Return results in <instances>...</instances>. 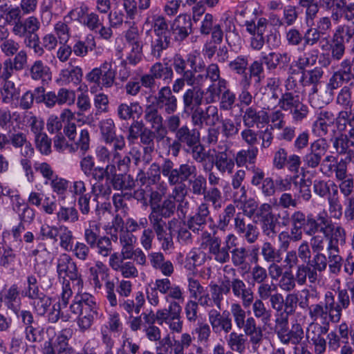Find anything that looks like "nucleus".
Returning a JSON list of instances; mask_svg holds the SVG:
<instances>
[{
	"label": "nucleus",
	"instance_id": "nucleus-37",
	"mask_svg": "<svg viewBox=\"0 0 354 354\" xmlns=\"http://www.w3.org/2000/svg\"><path fill=\"white\" fill-rule=\"evenodd\" d=\"M259 152L258 147H248L238 151L234 155L236 165L239 167H247L248 164L254 165Z\"/></svg>",
	"mask_w": 354,
	"mask_h": 354
},
{
	"label": "nucleus",
	"instance_id": "nucleus-36",
	"mask_svg": "<svg viewBox=\"0 0 354 354\" xmlns=\"http://www.w3.org/2000/svg\"><path fill=\"white\" fill-rule=\"evenodd\" d=\"M209 288L210 297L216 306L215 309H221L224 296L229 294V289L225 283V277H223L220 284L211 282L209 284Z\"/></svg>",
	"mask_w": 354,
	"mask_h": 354
},
{
	"label": "nucleus",
	"instance_id": "nucleus-5",
	"mask_svg": "<svg viewBox=\"0 0 354 354\" xmlns=\"http://www.w3.org/2000/svg\"><path fill=\"white\" fill-rule=\"evenodd\" d=\"M171 66L176 74L201 80L203 77L198 75V72H203L205 64L203 62L196 65V57L189 54L185 57L180 54H175L172 58Z\"/></svg>",
	"mask_w": 354,
	"mask_h": 354
},
{
	"label": "nucleus",
	"instance_id": "nucleus-19",
	"mask_svg": "<svg viewBox=\"0 0 354 354\" xmlns=\"http://www.w3.org/2000/svg\"><path fill=\"white\" fill-rule=\"evenodd\" d=\"M143 113V118L146 124L150 127V129L155 131L158 138L162 139L167 131L163 124V117L158 108L153 104H149L145 106Z\"/></svg>",
	"mask_w": 354,
	"mask_h": 354
},
{
	"label": "nucleus",
	"instance_id": "nucleus-28",
	"mask_svg": "<svg viewBox=\"0 0 354 354\" xmlns=\"http://www.w3.org/2000/svg\"><path fill=\"white\" fill-rule=\"evenodd\" d=\"M21 297L18 284L13 283L6 290L2 300L8 310L18 315L21 307Z\"/></svg>",
	"mask_w": 354,
	"mask_h": 354
},
{
	"label": "nucleus",
	"instance_id": "nucleus-42",
	"mask_svg": "<svg viewBox=\"0 0 354 354\" xmlns=\"http://www.w3.org/2000/svg\"><path fill=\"white\" fill-rule=\"evenodd\" d=\"M149 72L151 73L155 79H161L165 84H169L174 77V71L167 64H162L158 62L153 64Z\"/></svg>",
	"mask_w": 354,
	"mask_h": 354
},
{
	"label": "nucleus",
	"instance_id": "nucleus-57",
	"mask_svg": "<svg viewBox=\"0 0 354 354\" xmlns=\"http://www.w3.org/2000/svg\"><path fill=\"white\" fill-rule=\"evenodd\" d=\"M191 120L192 124L200 129L204 126H214L213 121L211 120L205 109H203L201 106L192 112Z\"/></svg>",
	"mask_w": 354,
	"mask_h": 354
},
{
	"label": "nucleus",
	"instance_id": "nucleus-18",
	"mask_svg": "<svg viewBox=\"0 0 354 354\" xmlns=\"http://www.w3.org/2000/svg\"><path fill=\"white\" fill-rule=\"evenodd\" d=\"M182 308L176 301H170L166 308H163L162 325L165 324L172 333H180L183 330V322L180 313Z\"/></svg>",
	"mask_w": 354,
	"mask_h": 354
},
{
	"label": "nucleus",
	"instance_id": "nucleus-30",
	"mask_svg": "<svg viewBox=\"0 0 354 354\" xmlns=\"http://www.w3.org/2000/svg\"><path fill=\"white\" fill-rule=\"evenodd\" d=\"M151 266L160 272L165 277H170L174 272V267L171 261L165 259L161 252H153L148 254Z\"/></svg>",
	"mask_w": 354,
	"mask_h": 354
},
{
	"label": "nucleus",
	"instance_id": "nucleus-20",
	"mask_svg": "<svg viewBox=\"0 0 354 354\" xmlns=\"http://www.w3.org/2000/svg\"><path fill=\"white\" fill-rule=\"evenodd\" d=\"M109 265L113 271L120 273L125 279H134L138 277V270L133 262L125 261L117 252L111 255Z\"/></svg>",
	"mask_w": 354,
	"mask_h": 354
},
{
	"label": "nucleus",
	"instance_id": "nucleus-55",
	"mask_svg": "<svg viewBox=\"0 0 354 354\" xmlns=\"http://www.w3.org/2000/svg\"><path fill=\"white\" fill-rule=\"evenodd\" d=\"M175 201L169 198L168 196L162 202L161 204H159L156 207H153V210L151 212L153 214H159L160 216L168 218L174 215L176 209Z\"/></svg>",
	"mask_w": 354,
	"mask_h": 354
},
{
	"label": "nucleus",
	"instance_id": "nucleus-45",
	"mask_svg": "<svg viewBox=\"0 0 354 354\" xmlns=\"http://www.w3.org/2000/svg\"><path fill=\"white\" fill-rule=\"evenodd\" d=\"M254 319H259L265 326L269 325L272 318V311L268 309L263 301L259 299H254L252 304Z\"/></svg>",
	"mask_w": 354,
	"mask_h": 354
},
{
	"label": "nucleus",
	"instance_id": "nucleus-26",
	"mask_svg": "<svg viewBox=\"0 0 354 354\" xmlns=\"http://www.w3.org/2000/svg\"><path fill=\"white\" fill-rule=\"evenodd\" d=\"M335 116L333 111L321 110L317 115V119L313 125V131L322 138L328 134L329 128L335 122Z\"/></svg>",
	"mask_w": 354,
	"mask_h": 354
},
{
	"label": "nucleus",
	"instance_id": "nucleus-60",
	"mask_svg": "<svg viewBox=\"0 0 354 354\" xmlns=\"http://www.w3.org/2000/svg\"><path fill=\"white\" fill-rule=\"evenodd\" d=\"M116 172V167L115 164H107L105 167H95L93 170L90 173V176L97 182H102L104 178L110 179L113 174Z\"/></svg>",
	"mask_w": 354,
	"mask_h": 354
},
{
	"label": "nucleus",
	"instance_id": "nucleus-63",
	"mask_svg": "<svg viewBox=\"0 0 354 354\" xmlns=\"http://www.w3.org/2000/svg\"><path fill=\"white\" fill-rule=\"evenodd\" d=\"M34 311L39 316L45 315L52 305L51 297L43 294L32 300Z\"/></svg>",
	"mask_w": 354,
	"mask_h": 354
},
{
	"label": "nucleus",
	"instance_id": "nucleus-24",
	"mask_svg": "<svg viewBox=\"0 0 354 354\" xmlns=\"http://www.w3.org/2000/svg\"><path fill=\"white\" fill-rule=\"evenodd\" d=\"M155 100L156 107L162 109L166 114H173L177 110V98L168 86L162 87L158 91Z\"/></svg>",
	"mask_w": 354,
	"mask_h": 354
},
{
	"label": "nucleus",
	"instance_id": "nucleus-6",
	"mask_svg": "<svg viewBox=\"0 0 354 354\" xmlns=\"http://www.w3.org/2000/svg\"><path fill=\"white\" fill-rule=\"evenodd\" d=\"M175 139L170 143V138H167L169 151L172 156L178 157L183 147L187 148L199 142L201 133L197 129H190L187 125H183L177 133L174 134Z\"/></svg>",
	"mask_w": 354,
	"mask_h": 354
},
{
	"label": "nucleus",
	"instance_id": "nucleus-25",
	"mask_svg": "<svg viewBox=\"0 0 354 354\" xmlns=\"http://www.w3.org/2000/svg\"><path fill=\"white\" fill-rule=\"evenodd\" d=\"M171 29L175 41L185 40L192 32V22L190 15H179L173 21Z\"/></svg>",
	"mask_w": 354,
	"mask_h": 354
},
{
	"label": "nucleus",
	"instance_id": "nucleus-62",
	"mask_svg": "<svg viewBox=\"0 0 354 354\" xmlns=\"http://www.w3.org/2000/svg\"><path fill=\"white\" fill-rule=\"evenodd\" d=\"M327 309L326 301H324V304L322 303L311 304L308 307V315L310 319L313 321L321 319L323 322V325L328 323L327 319Z\"/></svg>",
	"mask_w": 354,
	"mask_h": 354
},
{
	"label": "nucleus",
	"instance_id": "nucleus-10",
	"mask_svg": "<svg viewBox=\"0 0 354 354\" xmlns=\"http://www.w3.org/2000/svg\"><path fill=\"white\" fill-rule=\"evenodd\" d=\"M324 75V71L320 67H315L313 69L304 71L301 72L300 83L304 87L312 86L309 99L313 106L322 107L327 104L328 101L316 102L318 92V84L321 82V79Z\"/></svg>",
	"mask_w": 354,
	"mask_h": 354
},
{
	"label": "nucleus",
	"instance_id": "nucleus-40",
	"mask_svg": "<svg viewBox=\"0 0 354 354\" xmlns=\"http://www.w3.org/2000/svg\"><path fill=\"white\" fill-rule=\"evenodd\" d=\"M142 112V108L139 102H133L130 103L120 104L116 110L118 117L124 121L134 118V115H140Z\"/></svg>",
	"mask_w": 354,
	"mask_h": 354
},
{
	"label": "nucleus",
	"instance_id": "nucleus-2",
	"mask_svg": "<svg viewBox=\"0 0 354 354\" xmlns=\"http://www.w3.org/2000/svg\"><path fill=\"white\" fill-rule=\"evenodd\" d=\"M197 175V168L193 162H187L180 164L178 167L169 158H165V165L162 167V176L167 178L170 185H176L178 183H185L191 180V178Z\"/></svg>",
	"mask_w": 354,
	"mask_h": 354
},
{
	"label": "nucleus",
	"instance_id": "nucleus-43",
	"mask_svg": "<svg viewBox=\"0 0 354 354\" xmlns=\"http://www.w3.org/2000/svg\"><path fill=\"white\" fill-rule=\"evenodd\" d=\"M111 183L114 189L124 191H131L136 187V183L131 175L115 174L112 175Z\"/></svg>",
	"mask_w": 354,
	"mask_h": 354
},
{
	"label": "nucleus",
	"instance_id": "nucleus-9",
	"mask_svg": "<svg viewBox=\"0 0 354 354\" xmlns=\"http://www.w3.org/2000/svg\"><path fill=\"white\" fill-rule=\"evenodd\" d=\"M214 158L216 169L221 174H232L236 165L230 144L227 140H221L217 146Z\"/></svg>",
	"mask_w": 354,
	"mask_h": 354
},
{
	"label": "nucleus",
	"instance_id": "nucleus-39",
	"mask_svg": "<svg viewBox=\"0 0 354 354\" xmlns=\"http://www.w3.org/2000/svg\"><path fill=\"white\" fill-rule=\"evenodd\" d=\"M324 301H326L328 321L334 324L339 323L341 320L344 308L336 304L335 296L331 292L328 291L325 294Z\"/></svg>",
	"mask_w": 354,
	"mask_h": 354
},
{
	"label": "nucleus",
	"instance_id": "nucleus-17",
	"mask_svg": "<svg viewBox=\"0 0 354 354\" xmlns=\"http://www.w3.org/2000/svg\"><path fill=\"white\" fill-rule=\"evenodd\" d=\"M221 309L211 308L207 313L209 324L215 333L228 334L232 329V320L230 313Z\"/></svg>",
	"mask_w": 354,
	"mask_h": 354
},
{
	"label": "nucleus",
	"instance_id": "nucleus-61",
	"mask_svg": "<svg viewBox=\"0 0 354 354\" xmlns=\"http://www.w3.org/2000/svg\"><path fill=\"white\" fill-rule=\"evenodd\" d=\"M277 239L279 243V250L281 251H287L290 248L291 242H298L302 239L299 235L295 234L291 230L290 232L288 231H281V232H277Z\"/></svg>",
	"mask_w": 354,
	"mask_h": 354
},
{
	"label": "nucleus",
	"instance_id": "nucleus-56",
	"mask_svg": "<svg viewBox=\"0 0 354 354\" xmlns=\"http://www.w3.org/2000/svg\"><path fill=\"white\" fill-rule=\"evenodd\" d=\"M13 210L18 213L20 223H31L35 217V211L28 205H22L20 202H17L13 206Z\"/></svg>",
	"mask_w": 354,
	"mask_h": 354
},
{
	"label": "nucleus",
	"instance_id": "nucleus-16",
	"mask_svg": "<svg viewBox=\"0 0 354 354\" xmlns=\"http://www.w3.org/2000/svg\"><path fill=\"white\" fill-rule=\"evenodd\" d=\"M73 295L71 284L69 280L63 281L62 290L61 292L60 301L54 304L48 315V320L50 323H56L60 318L64 322L69 320L70 317L68 315H64L61 313V307H66L69 300Z\"/></svg>",
	"mask_w": 354,
	"mask_h": 354
},
{
	"label": "nucleus",
	"instance_id": "nucleus-31",
	"mask_svg": "<svg viewBox=\"0 0 354 354\" xmlns=\"http://www.w3.org/2000/svg\"><path fill=\"white\" fill-rule=\"evenodd\" d=\"M100 129L102 138L106 144L116 143V140L121 144L126 145L124 137L122 135H116L114 121L111 118L102 120L100 122Z\"/></svg>",
	"mask_w": 354,
	"mask_h": 354
},
{
	"label": "nucleus",
	"instance_id": "nucleus-22",
	"mask_svg": "<svg viewBox=\"0 0 354 354\" xmlns=\"http://www.w3.org/2000/svg\"><path fill=\"white\" fill-rule=\"evenodd\" d=\"M201 84L192 85L183 95L185 112H192L203 104L205 91Z\"/></svg>",
	"mask_w": 354,
	"mask_h": 354
},
{
	"label": "nucleus",
	"instance_id": "nucleus-15",
	"mask_svg": "<svg viewBox=\"0 0 354 354\" xmlns=\"http://www.w3.org/2000/svg\"><path fill=\"white\" fill-rule=\"evenodd\" d=\"M246 30L252 37L250 39V46L252 49L260 50L264 46V34L268 27L267 19L260 17L256 24L253 19L246 20L245 22Z\"/></svg>",
	"mask_w": 354,
	"mask_h": 354
},
{
	"label": "nucleus",
	"instance_id": "nucleus-58",
	"mask_svg": "<svg viewBox=\"0 0 354 354\" xmlns=\"http://www.w3.org/2000/svg\"><path fill=\"white\" fill-rule=\"evenodd\" d=\"M59 222L75 223L79 220V214L75 207L62 206L57 212Z\"/></svg>",
	"mask_w": 354,
	"mask_h": 354
},
{
	"label": "nucleus",
	"instance_id": "nucleus-29",
	"mask_svg": "<svg viewBox=\"0 0 354 354\" xmlns=\"http://www.w3.org/2000/svg\"><path fill=\"white\" fill-rule=\"evenodd\" d=\"M125 147L126 145L121 144L117 140L116 143H113L111 149H109L106 146H98L95 150L96 157L100 162L115 164L116 158H120L119 151L123 150Z\"/></svg>",
	"mask_w": 354,
	"mask_h": 354
},
{
	"label": "nucleus",
	"instance_id": "nucleus-52",
	"mask_svg": "<svg viewBox=\"0 0 354 354\" xmlns=\"http://www.w3.org/2000/svg\"><path fill=\"white\" fill-rule=\"evenodd\" d=\"M108 272L109 268H107V266L100 261H97L95 263L94 266L90 267V277L95 289H101L102 288V283H100L99 279V274H105L106 277L108 278Z\"/></svg>",
	"mask_w": 354,
	"mask_h": 354
},
{
	"label": "nucleus",
	"instance_id": "nucleus-32",
	"mask_svg": "<svg viewBox=\"0 0 354 354\" xmlns=\"http://www.w3.org/2000/svg\"><path fill=\"white\" fill-rule=\"evenodd\" d=\"M318 272L310 261H306V263L298 265L295 272L297 284L303 286L306 283L307 279L310 283H315L319 279Z\"/></svg>",
	"mask_w": 354,
	"mask_h": 354
},
{
	"label": "nucleus",
	"instance_id": "nucleus-41",
	"mask_svg": "<svg viewBox=\"0 0 354 354\" xmlns=\"http://www.w3.org/2000/svg\"><path fill=\"white\" fill-rule=\"evenodd\" d=\"M227 82L225 80H219L217 82H212L205 91V102L210 104L217 102L227 88Z\"/></svg>",
	"mask_w": 354,
	"mask_h": 354
},
{
	"label": "nucleus",
	"instance_id": "nucleus-33",
	"mask_svg": "<svg viewBox=\"0 0 354 354\" xmlns=\"http://www.w3.org/2000/svg\"><path fill=\"white\" fill-rule=\"evenodd\" d=\"M246 172L243 169L237 170L232 176L233 198L235 202H243L246 199L245 187L243 185Z\"/></svg>",
	"mask_w": 354,
	"mask_h": 354
},
{
	"label": "nucleus",
	"instance_id": "nucleus-59",
	"mask_svg": "<svg viewBox=\"0 0 354 354\" xmlns=\"http://www.w3.org/2000/svg\"><path fill=\"white\" fill-rule=\"evenodd\" d=\"M153 149L154 147H144L143 153H142L138 149H133L131 154L135 165L139 166L141 163L144 166L149 165L152 161Z\"/></svg>",
	"mask_w": 354,
	"mask_h": 354
},
{
	"label": "nucleus",
	"instance_id": "nucleus-14",
	"mask_svg": "<svg viewBox=\"0 0 354 354\" xmlns=\"http://www.w3.org/2000/svg\"><path fill=\"white\" fill-rule=\"evenodd\" d=\"M234 230L237 234L249 244L256 243L259 238L260 232L257 225L245 218L241 213H238L236 215Z\"/></svg>",
	"mask_w": 354,
	"mask_h": 354
},
{
	"label": "nucleus",
	"instance_id": "nucleus-48",
	"mask_svg": "<svg viewBox=\"0 0 354 354\" xmlns=\"http://www.w3.org/2000/svg\"><path fill=\"white\" fill-rule=\"evenodd\" d=\"M301 101L298 92L285 91L278 100V106L283 111H290Z\"/></svg>",
	"mask_w": 354,
	"mask_h": 354
},
{
	"label": "nucleus",
	"instance_id": "nucleus-46",
	"mask_svg": "<svg viewBox=\"0 0 354 354\" xmlns=\"http://www.w3.org/2000/svg\"><path fill=\"white\" fill-rule=\"evenodd\" d=\"M71 335V330L69 328H65L57 336L55 341L53 343V346L56 354H71L72 348L68 344V338Z\"/></svg>",
	"mask_w": 354,
	"mask_h": 354
},
{
	"label": "nucleus",
	"instance_id": "nucleus-27",
	"mask_svg": "<svg viewBox=\"0 0 354 354\" xmlns=\"http://www.w3.org/2000/svg\"><path fill=\"white\" fill-rule=\"evenodd\" d=\"M243 122L245 127H259L260 124L269 122V115L264 110L257 111L256 108L249 106L243 112Z\"/></svg>",
	"mask_w": 354,
	"mask_h": 354
},
{
	"label": "nucleus",
	"instance_id": "nucleus-3",
	"mask_svg": "<svg viewBox=\"0 0 354 354\" xmlns=\"http://www.w3.org/2000/svg\"><path fill=\"white\" fill-rule=\"evenodd\" d=\"M223 271L233 277L231 279L230 277L224 274L225 283L229 289V293L232 291L234 297L240 299L243 308H247L250 307L254 300L252 290L247 286L243 280L236 277V270L235 268L225 266Z\"/></svg>",
	"mask_w": 354,
	"mask_h": 354
},
{
	"label": "nucleus",
	"instance_id": "nucleus-4",
	"mask_svg": "<svg viewBox=\"0 0 354 354\" xmlns=\"http://www.w3.org/2000/svg\"><path fill=\"white\" fill-rule=\"evenodd\" d=\"M275 323V332L280 342L285 345H294L297 350V346L301 344L304 337V331L301 324H295L289 329L288 317L283 314L276 319Z\"/></svg>",
	"mask_w": 354,
	"mask_h": 354
},
{
	"label": "nucleus",
	"instance_id": "nucleus-1",
	"mask_svg": "<svg viewBox=\"0 0 354 354\" xmlns=\"http://www.w3.org/2000/svg\"><path fill=\"white\" fill-rule=\"evenodd\" d=\"M236 239L234 234H229L225 238V245H223L221 238L216 232H204L201 236V247L208 250L211 259L224 264L230 259V250L236 245Z\"/></svg>",
	"mask_w": 354,
	"mask_h": 354
},
{
	"label": "nucleus",
	"instance_id": "nucleus-64",
	"mask_svg": "<svg viewBox=\"0 0 354 354\" xmlns=\"http://www.w3.org/2000/svg\"><path fill=\"white\" fill-rule=\"evenodd\" d=\"M335 102L342 109H351L353 106L352 91L349 86H344L339 91Z\"/></svg>",
	"mask_w": 354,
	"mask_h": 354
},
{
	"label": "nucleus",
	"instance_id": "nucleus-23",
	"mask_svg": "<svg viewBox=\"0 0 354 354\" xmlns=\"http://www.w3.org/2000/svg\"><path fill=\"white\" fill-rule=\"evenodd\" d=\"M310 327L312 330L308 329L307 337L314 346L315 354H324L327 347V342L324 335L328 331L329 324H325L324 326L311 324Z\"/></svg>",
	"mask_w": 354,
	"mask_h": 354
},
{
	"label": "nucleus",
	"instance_id": "nucleus-34",
	"mask_svg": "<svg viewBox=\"0 0 354 354\" xmlns=\"http://www.w3.org/2000/svg\"><path fill=\"white\" fill-rule=\"evenodd\" d=\"M83 71L80 66L68 63V67L61 70L59 80L64 84L78 85L82 80Z\"/></svg>",
	"mask_w": 354,
	"mask_h": 354
},
{
	"label": "nucleus",
	"instance_id": "nucleus-47",
	"mask_svg": "<svg viewBox=\"0 0 354 354\" xmlns=\"http://www.w3.org/2000/svg\"><path fill=\"white\" fill-rule=\"evenodd\" d=\"M230 256L234 267L245 270L248 266V250L244 246L236 247L230 251Z\"/></svg>",
	"mask_w": 354,
	"mask_h": 354
},
{
	"label": "nucleus",
	"instance_id": "nucleus-54",
	"mask_svg": "<svg viewBox=\"0 0 354 354\" xmlns=\"http://www.w3.org/2000/svg\"><path fill=\"white\" fill-rule=\"evenodd\" d=\"M204 71H205V73L202 72L198 73V75L203 77L202 79L198 80V84L203 86L207 79H209L211 82H217L219 80H224L221 77L220 68L216 64H210L207 67L205 66Z\"/></svg>",
	"mask_w": 354,
	"mask_h": 354
},
{
	"label": "nucleus",
	"instance_id": "nucleus-11",
	"mask_svg": "<svg viewBox=\"0 0 354 354\" xmlns=\"http://www.w3.org/2000/svg\"><path fill=\"white\" fill-rule=\"evenodd\" d=\"M352 80H354V67L351 59L346 58L340 62L339 68L330 77L326 88L333 94L335 90Z\"/></svg>",
	"mask_w": 354,
	"mask_h": 354
},
{
	"label": "nucleus",
	"instance_id": "nucleus-44",
	"mask_svg": "<svg viewBox=\"0 0 354 354\" xmlns=\"http://www.w3.org/2000/svg\"><path fill=\"white\" fill-rule=\"evenodd\" d=\"M327 254L329 272L337 276L341 272L343 263V259L339 255V248L329 246V248L327 249Z\"/></svg>",
	"mask_w": 354,
	"mask_h": 354
},
{
	"label": "nucleus",
	"instance_id": "nucleus-7",
	"mask_svg": "<svg viewBox=\"0 0 354 354\" xmlns=\"http://www.w3.org/2000/svg\"><path fill=\"white\" fill-rule=\"evenodd\" d=\"M255 218L259 222L263 235L268 239L274 240L277 236V219L269 203H263L257 207Z\"/></svg>",
	"mask_w": 354,
	"mask_h": 354
},
{
	"label": "nucleus",
	"instance_id": "nucleus-35",
	"mask_svg": "<svg viewBox=\"0 0 354 354\" xmlns=\"http://www.w3.org/2000/svg\"><path fill=\"white\" fill-rule=\"evenodd\" d=\"M145 304V297L142 292H137L134 299H122L120 300V307L127 312L129 316L133 313L138 315Z\"/></svg>",
	"mask_w": 354,
	"mask_h": 354
},
{
	"label": "nucleus",
	"instance_id": "nucleus-51",
	"mask_svg": "<svg viewBox=\"0 0 354 354\" xmlns=\"http://www.w3.org/2000/svg\"><path fill=\"white\" fill-rule=\"evenodd\" d=\"M261 254L264 261L268 263L271 262L279 263L282 259L281 251L269 241L263 243L261 248Z\"/></svg>",
	"mask_w": 354,
	"mask_h": 354
},
{
	"label": "nucleus",
	"instance_id": "nucleus-53",
	"mask_svg": "<svg viewBox=\"0 0 354 354\" xmlns=\"http://www.w3.org/2000/svg\"><path fill=\"white\" fill-rule=\"evenodd\" d=\"M27 286L21 290V296L32 300L44 293L40 291L36 277L30 274L26 278Z\"/></svg>",
	"mask_w": 354,
	"mask_h": 354
},
{
	"label": "nucleus",
	"instance_id": "nucleus-8",
	"mask_svg": "<svg viewBox=\"0 0 354 354\" xmlns=\"http://www.w3.org/2000/svg\"><path fill=\"white\" fill-rule=\"evenodd\" d=\"M85 80L87 82L97 84L102 88H109L114 84L115 71L112 67V64L106 61L99 67H95L86 73Z\"/></svg>",
	"mask_w": 354,
	"mask_h": 354
},
{
	"label": "nucleus",
	"instance_id": "nucleus-38",
	"mask_svg": "<svg viewBox=\"0 0 354 354\" xmlns=\"http://www.w3.org/2000/svg\"><path fill=\"white\" fill-rule=\"evenodd\" d=\"M227 344L231 351L243 354L246 351L248 338L243 333L230 331L225 338Z\"/></svg>",
	"mask_w": 354,
	"mask_h": 354
},
{
	"label": "nucleus",
	"instance_id": "nucleus-12",
	"mask_svg": "<svg viewBox=\"0 0 354 354\" xmlns=\"http://www.w3.org/2000/svg\"><path fill=\"white\" fill-rule=\"evenodd\" d=\"M57 272L59 277L63 278L64 281L68 277L73 286L75 285L78 289L82 287L83 281L78 272L77 265L68 254H62L57 259Z\"/></svg>",
	"mask_w": 354,
	"mask_h": 354
},
{
	"label": "nucleus",
	"instance_id": "nucleus-49",
	"mask_svg": "<svg viewBox=\"0 0 354 354\" xmlns=\"http://www.w3.org/2000/svg\"><path fill=\"white\" fill-rule=\"evenodd\" d=\"M169 44V36H156L151 43V55L157 59H160L163 51L168 48Z\"/></svg>",
	"mask_w": 354,
	"mask_h": 354
},
{
	"label": "nucleus",
	"instance_id": "nucleus-21",
	"mask_svg": "<svg viewBox=\"0 0 354 354\" xmlns=\"http://www.w3.org/2000/svg\"><path fill=\"white\" fill-rule=\"evenodd\" d=\"M209 215V206L207 203H201L195 214L189 216L187 221V226L194 233L202 234L207 223V218Z\"/></svg>",
	"mask_w": 354,
	"mask_h": 354
},
{
	"label": "nucleus",
	"instance_id": "nucleus-13",
	"mask_svg": "<svg viewBox=\"0 0 354 354\" xmlns=\"http://www.w3.org/2000/svg\"><path fill=\"white\" fill-rule=\"evenodd\" d=\"M328 149L329 145L324 138H320L311 142L308 151L303 157L306 168L316 169L318 167Z\"/></svg>",
	"mask_w": 354,
	"mask_h": 354
},
{
	"label": "nucleus",
	"instance_id": "nucleus-50",
	"mask_svg": "<svg viewBox=\"0 0 354 354\" xmlns=\"http://www.w3.org/2000/svg\"><path fill=\"white\" fill-rule=\"evenodd\" d=\"M100 223L95 221H90L88 227L84 230V238L85 242L91 248H94L100 237Z\"/></svg>",
	"mask_w": 354,
	"mask_h": 354
}]
</instances>
